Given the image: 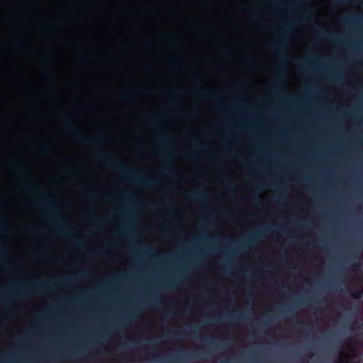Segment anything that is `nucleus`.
I'll use <instances>...</instances> for the list:
<instances>
[{"mask_svg":"<svg viewBox=\"0 0 363 363\" xmlns=\"http://www.w3.org/2000/svg\"><path fill=\"white\" fill-rule=\"evenodd\" d=\"M267 323L266 321H264V322H262V323H259V324L257 325V327H258L259 330H262V332H264V327L266 326Z\"/></svg>","mask_w":363,"mask_h":363,"instance_id":"a878e982","label":"nucleus"},{"mask_svg":"<svg viewBox=\"0 0 363 363\" xmlns=\"http://www.w3.org/2000/svg\"><path fill=\"white\" fill-rule=\"evenodd\" d=\"M297 223H298V225H300L302 228L305 227V225L303 223V220H301V222H298Z\"/></svg>","mask_w":363,"mask_h":363,"instance_id":"49530a36","label":"nucleus"},{"mask_svg":"<svg viewBox=\"0 0 363 363\" xmlns=\"http://www.w3.org/2000/svg\"><path fill=\"white\" fill-rule=\"evenodd\" d=\"M266 186H267V184H260L256 185L255 187L257 188V189H263V188H264Z\"/></svg>","mask_w":363,"mask_h":363,"instance_id":"4c0bfd02","label":"nucleus"},{"mask_svg":"<svg viewBox=\"0 0 363 363\" xmlns=\"http://www.w3.org/2000/svg\"><path fill=\"white\" fill-rule=\"evenodd\" d=\"M318 38H325L335 43H340V40L335 37L331 32L328 30L318 32Z\"/></svg>","mask_w":363,"mask_h":363,"instance_id":"9b49d317","label":"nucleus"},{"mask_svg":"<svg viewBox=\"0 0 363 363\" xmlns=\"http://www.w3.org/2000/svg\"><path fill=\"white\" fill-rule=\"evenodd\" d=\"M206 342H208L210 345H213V341L211 339H207Z\"/></svg>","mask_w":363,"mask_h":363,"instance_id":"8fccbe9b","label":"nucleus"},{"mask_svg":"<svg viewBox=\"0 0 363 363\" xmlns=\"http://www.w3.org/2000/svg\"><path fill=\"white\" fill-rule=\"evenodd\" d=\"M194 353L198 357H203L204 356L203 353L202 352L197 351V352H195Z\"/></svg>","mask_w":363,"mask_h":363,"instance_id":"c03bdc74","label":"nucleus"},{"mask_svg":"<svg viewBox=\"0 0 363 363\" xmlns=\"http://www.w3.org/2000/svg\"><path fill=\"white\" fill-rule=\"evenodd\" d=\"M235 184L232 181H229L226 184V187H227L228 191L231 194H233L235 192Z\"/></svg>","mask_w":363,"mask_h":363,"instance_id":"dca6fc26","label":"nucleus"},{"mask_svg":"<svg viewBox=\"0 0 363 363\" xmlns=\"http://www.w3.org/2000/svg\"><path fill=\"white\" fill-rule=\"evenodd\" d=\"M101 162L106 164L113 165L114 169L121 174L125 179L135 181L140 185L145 187H152L156 185L155 180H147L141 175L137 174L136 171L125 168L121 163L115 161L116 155L110 153L102 155L98 152Z\"/></svg>","mask_w":363,"mask_h":363,"instance_id":"f257e3e1","label":"nucleus"},{"mask_svg":"<svg viewBox=\"0 0 363 363\" xmlns=\"http://www.w3.org/2000/svg\"><path fill=\"white\" fill-rule=\"evenodd\" d=\"M162 174L172 176L174 179H177L178 177V175L174 172V169L169 163H167L162 172L159 173V175Z\"/></svg>","mask_w":363,"mask_h":363,"instance_id":"f8f14e48","label":"nucleus"},{"mask_svg":"<svg viewBox=\"0 0 363 363\" xmlns=\"http://www.w3.org/2000/svg\"><path fill=\"white\" fill-rule=\"evenodd\" d=\"M362 255H363V250H362Z\"/></svg>","mask_w":363,"mask_h":363,"instance_id":"69168bd1","label":"nucleus"},{"mask_svg":"<svg viewBox=\"0 0 363 363\" xmlns=\"http://www.w3.org/2000/svg\"><path fill=\"white\" fill-rule=\"evenodd\" d=\"M189 93L196 96L203 97L213 101H219L220 99V96L218 92L213 91L205 93L201 88H196L191 90L189 91Z\"/></svg>","mask_w":363,"mask_h":363,"instance_id":"423d86ee","label":"nucleus"},{"mask_svg":"<svg viewBox=\"0 0 363 363\" xmlns=\"http://www.w3.org/2000/svg\"><path fill=\"white\" fill-rule=\"evenodd\" d=\"M145 342L147 345H154L155 343V340L151 338L146 340Z\"/></svg>","mask_w":363,"mask_h":363,"instance_id":"c9c22d12","label":"nucleus"},{"mask_svg":"<svg viewBox=\"0 0 363 363\" xmlns=\"http://www.w3.org/2000/svg\"><path fill=\"white\" fill-rule=\"evenodd\" d=\"M286 34V31H284V35H285Z\"/></svg>","mask_w":363,"mask_h":363,"instance_id":"680f3d73","label":"nucleus"},{"mask_svg":"<svg viewBox=\"0 0 363 363\" xmlns=\"http://www.w3.org/2000/svg\"><path fill=\"white\" fill-rule=\"evenodd\" d=\"M50 143L48 142H43V147L44 150H48L50 148Z\"/></svg>","mask_w":363,"mask_h":363,"instance_id":"cd10ccee","label":"nucleus"},{"mask_svg":"<svg viewBox=\"0 0 363 363\" xmlns=\"http://www.w3.org/2000/svg\"><path fill=\"white\" fill-rule=\"evenodd\" d=\"M84 57V55H80V58L82 59Z\"/></svg>","mask_w":363,"mask_h":363,"instance_id":"052dcab7","label":"nucleus"},{"mask_svg":"<svg viewBox=\"0 0 363 363\" xmlns=\"http://www.w3.org/2000/svg\"><path fill=\"white\" fill-rule=\"evenodd\" d=\"M240 272L246 276L248 275V270H241Z\"/></svg>","mask_w":363,"mask_h":363,"instance_id":"de8ad7c7","label":"nucleus"},{"mask_svg":"<svg viewBox=\"0 0 363 363\" xmlns=\"http://www.w3.org/2000/svg\"><path fill=\"white\" fill-rule=\"evenodd\" d=\"M164 121V118H162V117H157V118H152L151 120V122L155 125L160 124V123H163Z\"/></svg>","mask_w":363,"mask_h":363,"instance_id":"6ab92c4d","label":"nucleus"},{"mask_svg":"<svg viewBox=\"0 0 363 363\" xmlns=\"http://www.w3.org/2000/svg\"><path fill=\"white\" fill-rule=\"evenodd\" d=\"M29 230L32 232H37L38 230V228L35 225H31L29 227Z\"/></svg>","mask_w":363,"mask_h":363,"instance_id":"e433bc0d","label":"nucleus"},{"mask_svg":"<svg viewBox=\"0 0 363 363\" xmlns=\"http://www.w3.org/2000/svg\"><path fill=\"white\" fill-rule=\"evenodd\" d=\"M55 230L57 231H66L67 225L62 220H57L55 224Z\"/></svg>","mask_w":363,"mask_h":363,"instance_id":"4468645a","label":"nucleus"},{"mask_svg":"<svg viewBox=\"0 0 363 363\" xmlns=\"http://www.w3.org/2000/svg\"><path fill=\"white\" fill-rule=\"evenodd\" d=\"M173 313L171 311H169L164 316H163V320L166 321L167 320H169L173 317Z\"/></svg>","mask_w":363,"mask_h":363,"instance_id":"5701e85b","label":"nucleus"},{"mask_svg":"<svg viewBox=\"0 0 363 363\" xmlns=\"http://www.w3.org/2000/svg\"><path fill=\"white\" fill-rule=\"evenodd\" d=\"M285 199V196H283V195H280L279 196L277 197V201H282Z\"/></svg>","mask_w":363,"mask_h":363,"instance_id":"a19ab883","label":"nucleus"},{"mask_svg":"<svg viewBox=\"0 0 363 363\" xmlns=\"http://www.w3.org/2000/svg\"><path fill=\"white\" fill-rule=\"evenodd\" d=\"M340 363H345L343 360H342Z\"/></svg>","mask_w":363,"mask_h":363,"instance_id":"0e129e2a","label":"nucleus"},{"mask_svg":"<svg viewBox=\"0 0 363 363\" xmlns=\"http://www.w3.org/2000/svg\"><path fill=\"white\" fill-rule=\"evenodd\" d=\"M147 248L150 249V246L145 247V248L144 250H145V249H147Z\"/></svg>","mask_w":363,"mask_h":363,"instance_id":"bf43d9fd","label":"nucleus"},{"mask_svg":"<svg viewBox=\"0 0 363 363\" xmlns=\"http://www.w3.org/2000/svg\"><path fill=\"white\" fill-rule=\"evenodd\" d=\"M302 67H310L311 65L309 60H306L301 62Z\"/></svg>","mask_w":363,"mask_h":363,"instance_id":"393cba45","label":"nucleus"},{"mask_svg":"<svg viewBox=\"0 0 363 363\" xmlns=\"http://www.w3.org/2000/svg\"><path fill=\"white\" fill-rule=\"evenodd\" d=\"M185 195L196 201H206L208 199L203 192L198 190H189L185 193Z\"/></svg>","mask_w":363,"mask_h":363,"instance_id":"0eeeda50","label":"nucleus"},{"mask_svg":"<svg viewBox=\"0 0 363 363\" xmlns=\"http://www.w3.org/2000/svg\"><path fill=\"white\" fill-rule=\"evenodd\" d=\"M33 203L35 206L41 208L46 213L50 211L55 209L54 202L48 197L38 196L33 199Z\"/></svg>","mask_w":363,"mask_h":363,"instance_id":"20e7f679","label":"nucleus"},{"mask_svg":"<svg viewBox=\"0 0 363 363\" xmlns=\"http://www.w3.org/2000/svg\"><path fill=\"white\" fill-rule=\"evenodd\" d=\"M274 48L276 50V52L277 55L280 57L281 60V63L284 64L286 62V55L284 52V45L282 43V40H279L277 42V43L274 45Z\"/></svg>","mask_w":363,"mask_h":363,"instance_id":"9d476101","label":"nucleus"},{"mask_svg":"<svg viewBox=\"0 0 363 363\" xmlns=\"http://www.w3.org/2000/svg\"><path fill=\"white\" fill-rule=\"evenodd\" d=\"M5 228L4 223L1 220L0 223V230H4Z\"/></svg>","mask_w":363,"mask_h":363,"instance_id":"79ce46f5","label":"nucleus"},{"mask_svg":"<svg viewBox=\"0 0 363 363\" xmlns=\"http://www.w3.org/2000/svg\"><path fill=\"white\" fill-rule=\"evenodd\" d=\"M123 346H124V347H125V349H128V348H129L130 344H129V343H125V344L123 345Z\"/></svg>","mask_w":363,"mask_h":363,"instance_id":"603ef678","label":"nucleus"},{"mask_svg":"<svg viewBox=\"0 0 363 363\" xmlns=\"http://www.w3.org/2000/svg\"><path fill=\"white\" fill-rule=\"evenodd\" d=\"M246 318V315L242 313H239L238 316V320H244L245 318Z\"/></svg>","mask_w":363,"mask_h":363,"instance_id":"72a5a7b5","label":"nucleus"},{"mask_svg":"<svg viewBox=\"0 0 363 363\" xmlns=\"http://www.w3.org/2000/svg\"><path fill=\"white\" fill-rule=\"evenodd\" d=\"M73 18H74L73 15H65V16H62V18L65 21H71V20H72Z\"/></svg>","mask_w":363,"mask_h":363,"instance_id":"c756f323","label":"nucleus"},{"mask_svg":"<svg viewBox=\"0 0 363 363\" xmlns=\"http://www.w3.org/2000/svg\"><path fill=\"white\" fill-rule=\"evenodd\" d=\"M186 157L191 160H196L198 159L196 153L194 152H188L186 153Z\"/></svg>","mask_w":363,"mask_h":363,"instance_id":"412c9836","label":"nucleus"},{"mask_svg":"<svg viewBox=\"0 0 363 363\" xmlns=\"http://www.w3.org/2000/svg\"><path fill=\"white\" fill-rule=\"evenodd\" d=\"M184 333H179V332H173L172 333H169L166 335V337L169 339H174L177 337L182 336V335H184Z\"/></svg>","mask_w":363,"mask_h":363,"instance_id":"f3484780","label":"nucleus"},{"mask_svg":"<svg viewBox=\"0 0 363 363\" xmlns=\"http://www.w3.org/2000/svg\"><path fill=\"white\" fill-rule=\"evenodd\" d=\"M63 120L65 121L66 131L83 144L97 145L101 143H104L106 141V138L104 135H99L94 139L91 140L84 135L79 133L74 125V123L70 121H67L66 117H64Z\"/></svg>","mask_w":363,"mask_h":363,"instance_id":"f03ea898","label":"nucleus"},{"mask_svg":"<svg viewBox=\"0 0 363 363\" xmlns=\"http://www.w3.org/2000/svg\"><path fill=\"white\" fill-rule=\"evenodd\" d=\"M211 240H213V241H214V240H216V237H211Z\"/></svg>","mask_w":363,"mask_h":363,"instance_id":"6e6d98bb","label":"nucleus"},{"mask_svg":"<svg viewBox=\"0 0 363 363\" xmlns=\"http://www.w3.org/2000/svg\"><path fill=\"white\" fill-rule=\"evenodd\" d=\"M127 232H128V233H133V232H134V231H133V228H132L128 227V228H127Z\"/></svg>","mask_w":363,"mask_h":363,"instance_id":"09e8293b","label":"nucleus"},{"mask_svg":"<svg viewBox=\"0 0 363 363\" xmlns=\"http://www.w3.org/2000/svg\"><path fill=\"white\" fill-rule=\"evenodd\" d=\"M70 240L77 247H82V243L81 242V240L78 238V237H76V236H72L70 238Z\"/></svg>","mask_w":363,"mask_h":363,"instance_id":"2eb2a0df","label":"nucleus"},{"mask_svg":"<svg viewBox=\"0 0 363 363\" xmlns=\"http://www.w3.org/2000/svg\"><path fill=\"white\" fill-rule=\"evenodd\" d=\"M16 172L17 174L18 179L23 182L26 187L33 189H35L37 185L36 184L32 183L29 180V177L27 171L23 167H18L16 169Z\"/></svg>","mask_w":363,"mask_h":363,"instance_id":"39448f33","label":"nucleus"},{"mask_svg":"<svg viewBox=\"0 0 363 363\" xmlns=\"http://www.w3.org/2000/svg\"><path fill=\"white\" fill-rule=\"evenodd\" d=\"M29 294L27 289H11L0 292V302L9 300L10 298H22Z\"/></svg>","mask_w":363,"mask_h":363,"instance_id":"7ed1b4c3","label":"nucleus"},{"mask_svg":"<svg viewBox=\"0 0 363 363\" xmlns=\"http://www.w3.org/2000/svg\"><path fill=\"white\" fill-rule=\"evenodd\" d=\"M151 303L152 305H155V306H157L158 305L159 303H160V301L157 299V298H152L151 299Z\"/></svg>","mask_w":363,"mask_h":363,"instance_id":"2f4dec72","label":"nucleus"},{"mask_svg":"<svg viewBox=\"0 0 363 363\" xmlns=\"http://www.w3.org/2000/svg\"><path fill=\"white\" fill-rule=\"evenodd\" d=\"M104 252V250H100L96 251L95 252L97 253V254H99V253H101V252Z\"/></svg>","mask_w":363,"mask_h":363,"instance_id":"5fc2aeb1","label":"nucleus"},{"mask_svg":"<svg viewBox=\"0 0 363 363\" xmlns=\"http://www.w3.org/2000/svg\"><path fill=\"white\" fill-rule=\"evenodd\" d=\"M189 329L193 332L194 333H196V331H197V328L196 327H192V326H190L189 328Z\"/></svg>","mask_w":363,"mask_h":363,"instance_id":"ea45409f","label":"nucleus"},{"mask_svg":"<svg viewBox=\"0 0 363 363\" xmlns=\"http://www.w3.org/2000/svg\"><path fill=\"white\" fill-rule=\"evenodd\" d=\"M26 286L29 291L50 290L51 289V284L49 282H32L26 284Z\"/></svg>","mask_w":363,"mask_h":363,"instance_id":"6e6552de","label":"nucleus"},{"mask_svg":"<svg viewBox=\"0 0 363 363\" xmlns=\"http://www.w3.org/2000/svg\"><path fill=\"white\" fill-rule=\"evenodd\" d=\"M263 235L262 231H256L250 234L244 240L240 242L241 246L238 248V250H241L242 247H247L251 243L255 242L258 238Z\"/></svg>","mask_w":363,"mask_h":363,"instance_id":"1a4fd4ad","label":"nucleus"},{"mask_svg":"<svg viewBox=\"0 0 363 363\" xmlns=\"http://www.w3.org/2000/svg\"><path fill=\"white\" fill-rule=\"evenodd\" d=\"M247 218H254L255 217V215H252V214H247L246 216Z\"/></svg>","mask_w":363,"mask_h":363,"instance_id":"864d4df0","label":"nucleus"},{"mask_svg":"<svg viewBox=\"0 0 363 363\" xmlns=\"http://www.w3.org/2000/svg\"><path fill=\"white\" fill-rule=\"evenodd\" d=\"M125 199H126L128 201H131L130 198L127 194H125Z\"/></svg>","mask_w":363,"mask_h":363,"instance_id":"3c124183","label":"nucleus"},{"mask_svg":"<svg viewBox=\"0 0 363 363\" xmlns=\"http://www.w3.org/2000/svg\"><path fill=\"white\" fill-rule=\"evenodd\" d=\"M351 296L354 299H359L362 296V291H357L353 292L351 294Z\"/></svg>","mask_w":363,"mask_h":363,"instance_id":"aec40b11","label":"nucleus"},{"mask_svg":"<svg viewBox=\"0 0 363 363\" xmlns=\"http://www.w3.org/2000/svg\"><path fill=\"white\" fill-rule=\"evenodd\" d=\"M179 354H181V356H182L184 358H187L189 357V354L184 353L182 351H177L175 352L174 359H177L179 357Z\"/></svg>","mask_w":363,"mask_h":363,"instance_id":"4be33fe9","label":"nucleus"},{"mask_svg":"<svg viewBox=\"0 0 363 363\" xmlns=\"http://www.w3.org/2000/svg\"><path fill=\"white\" fill-rule=\"evenodd\" d=\"M199 149L200 150H203V148L202 147H199Z\"/></svg>","mask_w":363,"mask_h":363,"instance_id":"e2e57ef3","label":"nucleus"},{"mask_svg":"<svg viewBox=\"0 0 363 363\" xmlns=\"http://www.w3.org/2000/svg\"><path fill=\"white\" fill-rule=\"evenodd\" d=\"M245 200L250 203H256L257 201V199L255 196L246 198Z\"/></svg>","mask_w":363,"mask_h":363,"instance_id":"bb28decb","label":"nucleus"},{"mask_svg":"<svg viewBox=\"0 0 363 363\" xmlns=\"http://www.w3.org/2000/svg\"><path fill=\"white\" fill-rule=\"evenodd\" d=\"M203 220L204 222H207V220H207L206 218H203Z\"/></svg>","mask_w":363,"mask_h":363,"instance_id":"13d9d810","label":"nucleus"},{"mask_svg":"<svg viewBox=\"0 0 363 363\" xmlns=\"http://www.w3.org/2000/svg\"><path fill=\"white\" fill-rule=\"evenodd\" d=\"M168 97L173 102H178L180 100L179 93L176 90L168 92Z\"/></svg>","mask_w":363,"mask_h":363,"instance_id":"ddd939ff","label":"nucleus"},{"mask_svg":"<svg viewBox=\"0 0 363 363\" xmlns=\"http://www.w3.org/2000/svg\"><path fill=\"white\" fill-rule=\"evenodd\" d=\"M230 315H227V314H223L220 316L219 318L217 319V320H227V319H230Z\"/></svg>","mask_w":363,"mask_h":363,"instance_id":"c85d7f7f","label":"nucleus"},{"mask_svg":"<svg viewBox=\"0 0 363 363\" xmlns=\"http://www.w3.org/2000/svg\"><path fill=\"white\" fill-rule=\"evenodd\" d=\"M121 97L124 99H128L129 95L127 94H121Z\"/></svg>","mask_w":363,"mask_h":363,"instance_id":"a18cd8bd","label":"nucleus"},{"mask_svg":"<svg viewBox=\"0 0 363 363\" xmlns=\"http://www.w3.org/2000/svg\"><path fill=\"white\" fill-rule=\"evenodd\" d=\"M348 0H331V1L333 3V4H343V3H345L346 1H347Z\"/></svg>","mask_w":363,"mask_h":363,"instance_id":"7c9ffc66","label":"nucleus"},{"mask_svg":"<svg viewBox=\"0 0 363 363\" xmlns=\"http://www.w3.org/2000/svg\"><path fill=\"white\" fill-rule=\"evenodd\" d=\"M245 64L247 66H252L255 64V62L253 60H247L245 62Z\"/></svg>","mask_w":363,"mask_h":363,"instance_id":"58836bf2","label":"nucleus"},{"mask_svg":"<svg viewBox=\"0 0 363 363\" xmlns=\"http://www.w3.org/2000/svg\"><path fill=\"white\" fill-rule=\"evenodd\" d=\"M283 313L287 316L293 314V311L291 309H286Z\"/></svg>","mask_w":363,"mask_h":363,"instance_id":"473e14b6","label":"nucleus"},{"mask_svg":"<svg viewBox=\"0 0 363 363\" xmlns=\"http://www.w3.org/2000/svg\"><path fill=\"white\" fill-rule=\"evenodd\" d=\"M171 138V135L167 133H162L159 135V140L160 141L169 140Z\"/></svg>","mask_w":363,"mask_h":363,"instance_id":"a211bd4d","label":"nucleus"},{"mask_svg":"<svg viewBox=\"0 0 363 363\" xmlns=\"http://www.w3.org/2000/svg\"><path fill=\"white\" fill-rule=\"evenodd\" d=\"M96 196H88L87 197V199L90 201H94L96 200Z\"/></svg>","mask_w":363,"mask_h":363,"instance_id":"37998d69","label":"nucleus"},{"mask_svg":"<svg viewBox=\"0 0 363 363\" xmlns=\"http://www.w3.org/2000/svg\"><path fill=\"white\" fill-rule=\"evenodd\" d=\"M46 74V76H50V72H46V74Z\"/></svg>","mask_w":363,"mask_h":363,"instance_id":"4d7b16f0","label":"nucleus"},{"mask_svg":"<svg viewBox=\"0 0 363 363\" xmlns=\"http://www.w3.org/2000/svg\"><path fill=\"white\" fill-rule=\"evenodd\" d=\"M71 281H72V279L64 278L60 280L57 284L65 285L68 284Z\"/></svg>","mask_w":363,"mask_h":363,"instance_id":"b1692460","label":"nucleus"},{"mask_svg":"<svg viewBox=\"0 0 363 363\" xmlns=\"http://www.w3.org/2000/svg\"><path fill=\"white\" fill-rule=\"evenodd\" d=\"M167 286L169 287H173L175 286V281L171 280L167 283Z\"/></svg>","mask_w":363,"mask_h":363,"instance_id":"f704fd0d","label":"nucleus"}]
</instances>
